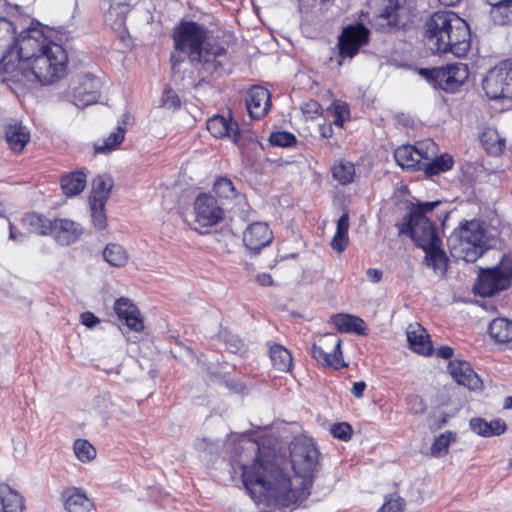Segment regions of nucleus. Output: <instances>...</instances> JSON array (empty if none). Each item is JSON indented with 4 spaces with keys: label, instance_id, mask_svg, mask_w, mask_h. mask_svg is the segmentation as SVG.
Wrapping results in <instances>:
<instances>
[{
    "label": "nucleus",
    "instance_id": "1",
    "mask_svg": "<svg viewBox=\"0 0 512 512\" xmlns=\"http://www.w3.org/2000/svg\"><path fill=\"white\" fill-rule=\"evenodd\" d=\"M245 450L254 455L251 464H241L242 482L250 497L257 504L289 506L300 497L292 488L290 477L275 462L268 450H261L256 443L247 442Z\"/></svg>",
    "mask_w": 512,
    "mask_h": 512
},
{
    "label": "nucleus",
    "instance_id": "2",
    "mask_svg": "<svg viewBox=\"0 0 512 512\" xmlns=\"http://www.w3.org/2000/svg\"><path fill=\"white\" fill-rule=\"evenodd\" d=\"M426 36L438 53L464 57L470 49V29L466 21L449 10L434 12L425 23Z\"/></svg>",
    "mask_w": 512,
    "mask_h": 512
},
{
    "label": "nucleus",
    "instance_id": "3",
    "mask_svg": "<svg viewBox=\"0 0 512 512\" xmlns=\"http://www.w3.org/2000/svg\"><path fill=\"white\" fill-rule=\"evenodd\" d=\"M15 33L14 26L9 38H4V33H0V67L11 76L18 73L22 66H27L29 61L50 47V44L55 43L40 26H30L18 37H14Z\"/></svg>",
    "mask_w": 512,
    "mask_h": 512
},
{
    "label": "nucleus",
    "instance_id": "4",
    "mask_svg": "<svg viewBox=\"0 0 512 512\" xmlns=\"http://www.w3.org/2000/svg\"><path fill=\"white\" fill-rule=\"evenodd\" d=\"M207 29L194 21H182L174 29V47L188 55L193 63L200 64L208 73L215 72L222 66L221 58L226 50L218 44H206Z\"/></svg>",
    "mask_w": 512,
    "mask_h": 512
},
{
    "label": "nucleus",
    "instance_id": "5",
    "mask_svg": "<svg viewBox=\"0 0 512 512\" xmlns=\"http://www.w3.org/2000/svg\"><path fill=\"white\" fill-rule=\"evenodd\" d=\"M68 56L64 48L58 44H50L43 52L22 66L11 78L24 84H52L66 74Z\"/></svg>",
    "mask_w": 512,
    "mask_h": 512
},
{
    "label": "nucleus",
    "instance_id": "6",
    "mask_svg": "<svg viewBox=\"0 0 512 512\" xmlns=\"http://www.w3.org/2000/svg\"><path fill=\"white\" fill-rule=\"evenodd\" d=\"M486 230L478 220H463L447 238L454 258L474 263L487 250Z\"/></svg>",
    "mask_w": 512,
    "mask_h": 512
},
{
    "label": "nucleus",
    "instance_id": "7",
    "mask_svg": "<svg viewBox=\"0 0 512 512\" xmlns=\"http://www.w3.org/2000/svg\"><path fill=\"white\" fill-rule=\"evenodd\" d=\"M441 204L442 201L437 200L413 205L402 221L396 224L399 233L408 235L419 248L430 247L433 243L440 242L436 226L427 214Z\"/></svg>",
    "mask_w": 512,
    "mask_h": 512
},
{
    "label": "nucleus",
    "instance_id": "8",
    "mask_svg": "<svg viewBox=\"0 0 512 512\" xmlns=\"http://www.w3.org/2000/svg\"><path fill=\"white\" fill-rule=\"evenodd\" d=\"M512 286V253L505 254L500 262L492 267L480 269L474 292L481 297H491Z\"/></svg>",
    "mask_w": 512,
    "mask_h": 512
},
{
    "label": "nucleus",
    "instance_id": "9",
    "mask_svg": "<svg viewBox=\"0 0 512 512\" xmlns=\"http://www.w3.org/2000/svg\"><path fill=\"white\" fill-rule=\"evenodd\" d=\"M290 458L292 468L299 478L301 485L306 487L319 465V451L311 439L296 438L290 444Z\"/></svg>",
    "mask_w": 512,
    "mask_h": 512
},
{
    "label": "nucleus",
    "instance_id": "10",
    "mask_svg": "<svg viewBox=\"0 0 512 512\" xmlns=\"http://www.w3.org/2000/svg\"><path fill=\"white\" fill-rule=\"evenodd\" d=\"M421 73L431 81L435 88L454 93L468 79L469 71L463 63L448 64L445 67L422 69Z\"/></svg>",
    "mask_w": 512,
    "mask_h": 512
},
{
    "label": "nucleus",
    "instance_id": "11",
    "mask_svg": "<svg viewBox=\"0 0 512 512\" xmlns=\"http://www.w3.org/2000/svg\"><path fill=\"white\" fill-rule=\"evenodd\" d=\"M489 99H512V61H505L489 70L482 81Z\"/></svg>",
    "mask_w": 512,
    "mask_h": 512
},
{
    "label": "nucleus",
    "instance_id": "12",
    "mask_svg": "<svg viewBox=\"0 0 512 512\" xmlns=\"http://www.w3.org/2000/svg\"><path fill=\"white\" fill-rule=\"evenodd\" d=\"M342 340L333 333L319 336L312 345V357L323 366L340 369L346 366L342 358Z\"/></svg>",
    "mask_w": 512,
    "mask_h": 512
},
{
    "label": "nucleus",
    "instance_id": "13",
    "mask_svg": "<svg viewBox=\"0 0 512 512\" xmlns=\"http://www.w3.org/2000/svg\"><path fill=\"white\" fill-rule=\"evenodd\" d=\"M194 229L199 231L202 228L212 227L224 218V210L217 200L210 194H199L193 204Z\"/></svg>",
    "mask_w": 512,
    "mask_h": 512
},
{
    "label": "nucleus",
    "instance_id": "14",
    "mask_svg": "<svg viewBox=\"0 0 512 512\" xmlns=\"http://www.w3.org/2000/svg\"><path fill=\"white\" fill-rule=\"evenodd\" d=\"M369 34V30L362 23L344 28L338 39L339 55L342 58H353L360 47L368 43Z\"/></svg>",
    "mask_w": 512,
    "mask_h": 512
},
{
    "label": "nucleus",
    "instance_id": "15",
    "mask_svg": "<svg viewBox=\"0 0 512 512\" xmlns=\"http://www.w3.org/2000/svg\"><path fill=\"white\" fill-rule=\"evenodd\" d=\"M207 129L216 138L231 139L239 148L246 143V138L239 131L238 123L230 116L226 118L222 115H214L207 121Z\"/></svg>",
    "mask_w": 512,
    "mask_h": 512
},
{
    "label": "nucleus",
    "instance_id": "16",
    "mask_svg": "<svg viewBox=\"0 0 512 512\" xmlns=\"http://www.w3.org/2000/svg\"><path fill=\"white\" fill-rule=\"evenodd\" d=\"M83 234V227L80 223L66 219L56 218L52 220L50 236L62 246H69L77 242Z\"/></svg>",
    "mask_w": 512,
    "mask_h": 512
},
{
    "label": "nucleus",
    "instance_id": "17",
    "mask_svg": "<svg viewBox=\"0 0 512 512\" xmlns=\"http://www.w3.org/2000/svg\"><path fill=\"white\" fill-rule=\"evenodd\" d=\"M273 239L272 231L264 222H254L243 232V243L253 253H258Z\"/></svg>",
    "mask_w": 512,
    "mask_h": 512
},
{
    "label": "nucleus",
    "instance_id": "18",
    "mask_svg": "<svg viewBox=\"0 0 512 512\" xmlns=\"http://www.w3.org/2000/svg\"><path fill=\"white\" fill-rule=\"evenodd\" d=\"M246 107L253 119H261L270 110L271 94L268 89L261 86H253L247 91Z\"/></svg>",
    "mask_w": 512,
    "mask_h": 512
},
{
    "label": "nucleus",
    "instance_id": "19",
    "mask_svg": "<svg viewBox=\"0 0 512 512\" xmlns=\"http://www.w3.org/2000/svg\"><path fill=\"white\" fill-rule=\"evenodd\" d=\"M448 370L453 379L470 390H478L482 387V381L472 369L469 362L464 360H451Z\"/></svg>",
    "mask_w": 512,
    "mask_h": 512
},
{
    "label": "nucleus",
    "instance_id": "20",
    "mask_svg": "<svg viewBox=\"0 0 512 512\" xmlns=\"http://www.w3.org/2000/svg\"><path fill=\"white\" fill-rule=\"evenodd\" d=\"M114 310L130 330L141 332L144 329L143 319L138 308L128 298L122 297L116 300Z\"/></svg>",
    "mask_w": 512,
    "mask_h": 512
},
{
    "label": "nucleus",
    "instance_id": "21",
    "mask_svg": "<svg viewBox=\"0 0 512 512\" xmlns=\"http://www.w3.org/2000/svg\"><path fill=\"white\" fill-rule=\"evenodd\" d=\"M407 340L410 348L421 355L429 356L433 352L430 335L425 328L418 323L410 324L406 330Z\"/></svg>",
    "mask_w": 512,
    "mask_h": 512
},
{
    "label": "nucleus",
    "instance_id": "22",
    "mask_svg": "<svg viewBox=\"0 0 512 512\" xmlns=\"http://www.w3.org/2000/svg\"><path fill=\"white\" fill-rule=\"evenodd\" d=\"M66 512H90L93 504L83 489L69 487L61 494Z\"/></svg>",
    "mask_w": 512,
    "mask_h": 512
},
{
    "label": "nucleus",
    "instance_id": "23",
    "mask_svg": "<svg viewBox=\"0 0 512 512\" xmlns=\"http://www.w3.org/2000/svg\"><path fill=\"white\" fill-rule=\"evenodd\" d=\"M5 140L15 153H21L30 141L28 128L20 122H11L5 126Z\"/></svg>",
    "mask_w": 512,
    "mask_h": 512
},
{
    "label": "nucleus",
    "instance_id": "24",
    "mask_svg": "<svg viewBox=\"0 0 512 512\" xmlns=\"http://www.w3.org/2000/svg\"><path fill=\"white\" fill-rule=\"evenodd\" d=\"M395 161L399 166L406 169H422L421 160L428 159L421 148L412 145H403L394 152Z\"/></svg>",
    "mask_w": 512,
    "mask_h": 512
},
{
    "label": "nucleus",
    "instance_id": "25",
    "mask_svg": "<svg viewBox=\"0 0 512 512\" xmlns=\"http://www.w3.org/2000/svg\"><path fill=\"white\" fill-rule=\"evenodd\" d=\"M99 81L94 77H85L82 85L74 90V104L79 108H84L95 103L98 100Z\"/></svg>",
    "mask_w": 512,
    "mask_h": 512
},
{
    "label": "nucleus",
    "instance_id": "26",
    "mask_svg": "<svg viewBox=\"0 0 512 512\" xmlns=\"http://www.w3.org/2000/svg\"><path fill=\"white\" fill-rule=\"evenodd\" d=\"M331 322L339 332L356 333L358 335L365 334L366 325L360 317L340 313L332 315Z\"/></svg>",
    "mask_w": 512,
    "mask_h": 512
},
{
    "label": "nucleus",
    "instance_id": "27",
    "mask_svg": "<svg viewBox=\"0 0 512 512\" xmlns=\"http://www.w3.org/2000/svg\"><path fill=\"white\" fill-rule=\"evenodd\" d=\"M441 241L433 243L430 247H422L426 253L424 263L432 268L437 275H444L447 269V257L441 249Z\"/></svg>",
    "mask_w": 512,
    "mask_h": 512
},
{
    "label": "nucleus",
    "instance_id": "28",
    "mask_svg": "<svg viewBox=\"0 0 512 512\" xmlns=\"http://www.w3.org/2000/svg\"><path fill=\"white\" fill-rule=\"evenodd\" d=\"M23 497L7 484H0V510L3 512H22Z\"/></svg>",
    "mask_w": 512,
    "mask_h": 512
},
{
    "label": "nucleus",
    "instance_id": "29",
    "mask_svg": "<svg viewBox=\"0 0 512 512\" xmlns=\"http://www.w3.org/2000/svg\"><path fill=\"white\" fill-rule=\"evenodd\" d=\"M469 425L473 432L484 437L500 435L506 430V424L501 419L487 422L482 418H472Z\"/></svg>",
    "mask_w": 512,
    "mask_h": 512
},
{
    "label": "nucleus",
    "instance_id": "30",
    "mask_svg": "<svg viewBox=\"0 0 512 512\" xmlns=\"http://www.w3.org/2000/svg\"><path fill=\"white\" fill-rule=\"evenodd\" d=\"M87 182V176L82 171H74L63 175L61 178V188L65 195L75 196L81 193Z\"/></svg>",
    "mask_w": 512,
    "mask_h": 512
},
{
    "label": "nucleus",
    "instance_id": "31",
    "mask_svg": "<svg viewBox=\"0 0 512 512\" xmlns=\"http://www.w3.org/2000/svg\"><path fill=\"white\" fill-rule=\"evenodd\" d=\"M493 21L498 25L512 23V0H487Z\"/></svg>",
    "mask_w": 512,
    "mask_h": 512
},
{
    "label": "nucleus",
    "instance_id": "32",
    "mask_svg": "<svg viewBox=\"0 0 512 512\" xmlns=\"http://www.w3.org/2000/svg\"><path fill=\"white\" fill-rule=\"evenodd\" d=\"M491 338L499 343L512 341V321L507 318L493 319L488 327Z\"/></svg>",
    "mask_w": 512,
    "mask_h": 512
},
{
    "label": "nucleus",
    "instance_id": "33",
    "mask_svg": "<svg viewBox=\"0 0 512 512\" xmlns=\"http://www.w3.org/2000/svg\"><path fill=\"white\" fill-rule=\"evenodd\" d=\"M407 0H386V4L381 10L378 19L386 21L388 29L398 26L401 11Z\"/></svg>",
    "mask_w": 512,
    "mask_h": 512
},
{
    "label": "nucleus",
    "instance_id": "34",
    "mask_svg": "<svg viewBox=\"0 0 512 512\" xmlns=\"http://www.w3.org/2000/svg\"><path fill=\"white\" fill-rule=\"evenodd\" d=\"M349 215L344 213L337 221L336 232L331 240V247L338 253L343 252L349 243Z\"/></svg>",
    "mask_w": 512,
    "mask_h": 512
},
{
    "label": "nucleus",
    "instance_id": "35",
    "mask_svg": "<svg viewBox=\"0 0 512 512\" xmlns=\"http://www.w3.org/2000/svg\"><path fill=\"white\" fill-rule=\"evenodd\" d=\"M481 142L485 150L494 156L501 154L506 146V141L495 129H487L481 135Z\"/></svg>",
    "mask_w": 512,
    "mask_h": 512
},
{
    "label": "nucleus",
    "instance_id": "36",
    "mask_svg": "<svg viewBox=\"0 0 512 512\" xmlns=\"http://www.w3.org/2000/svg\"><path fill=\"white\" fill-rule=\"evenodd\" d=\"M270 358L275 369L288 372L293 364L291 353L283 346L275 344L270 348Z\"/></svg>",
    "mask_w": 512,
    "mask_h": 512
},
{
    "label": "nucleus",
    "instance_id": "37",
    "mask_svg": "<svg viewBox=\"0 0 512 512\" xmlns=\"http://www.w3.org/2000/svg\"><path fill=\"white\" fill-rule=\"evenodd\" d=\"M113 187V180L110 176H97L92 181V193L90 196L91 200H102L106 202L110 196L111 189Z\"/></svg>",
    "mask_w": 512,
    "mask_h": 512
},
{
    "label": "nucleus",
    "instance_id": "38",
    "mask_svg": "<svg viewBox=\"0 0 512 512\" xmlns=\"http://www.w3.org/2000/svg\"><path fill=\"white\" fill-rule=\"evenodd\" d=\"M426 177H432L450 170L453 166V159L448 154L436 157L428 163L421 164Z\"/></svg>",
    "mask_w": 512,
    "mask_h": 512
},
{
    "label": "nucleus",
    "instance_id": "39",
    "mask_svg": "<svg viewBox=\"0 0 512 512\" xmlns=\"http://www.w3.org/2000/svg\"><path fill=\"white\" fill-rule=\"evenodd\" d=\"M332 176L340 185H348L354 180L355 167L351 162H336L332 166Z\"/></svg>",
    "mask_w": 512,
    "mask_h": 512
},
{
    "label": "nucleus",
    "instance_id": "40",
    "mask_svg": "<svg viewBox=\"0 0 512 512\" xmlns=\"http://www.w3.org/2000/svg\"><path fill=\"white\" fill-rule=\"evenodd\" d=\"M103 257L111 266L115 267L124 266L128 260L125 249L116 243H110L105 247Z\"/></svg>",
    "mask_w": 512,
    "mask_h": 512
},
{
    "label": "nucleus",
    "instance_id": "41",
    "mask_svg": "<svg viewBox=\"0 0 512 512\" xmlns=\"http://www.w3.org/2000/svg\"><path fill=\"white\" fill-rule=\"evenodd\" d=\"M104 17L105 22L113 29H119L125 23L126 6L122 3H111Z\"/></svg>",
    "mask_w": 512,
    "mask_h": 512
},
{
    "label": "nucleus",
    "instance_id": "42",
    "mask_svg": "<svg viewBox=\"0 0 512 512\" xmlns=\"http://www.w3.org/2000/svg\"><path fill=\"white\" fill-rule=\"evenodd\" d=\"M213 191L222 199L240 198L237 194L233 182L227 177H219L213 184Z\"/></svg>",
    "mask_w": 512,
    "mask_h": 512
},
{
    "label": "nucleus",
    "instance_id": "43",
    "mask_svg": "<svg viewBox=\"0 0 512 512\" xmlns=\"http://www.w3.org/2000/svg\"><path fill=\"white\" fill-rule=\"evenodd\" d=\"M125 137V129L123 126L118 125L115 132H112L104 141L103 144H96L94 149L96 153H107L115 149Z\"/></svg>",
    "mask_w": 512,
    "mask_h": 512
},
{
    "label": "nucleus",
    "instance_id": "44",
    "mask_svg": "<svg viewBox=\"0 0 512 512\" xmlns=\"http://www.w3.org/2000/svg\"><path fill=\"white\" fill-rule=\"evenodd\" d=\"M25 222L31 227V232L38 235H49L52 227V220H49L38 214H30L25 218Z\"/></svg>",
    "mask_w": 512,
    "mask_h": 512
},
{
    "label": "nucleus",
    "instance_id": "45",
    "mask_svg": "<svg viewBox=\"0 0 512 512\" xmlns=\"http://www.w3.org/2000/svg\"><path fill=\"white\" fill-rule=\"evenodd\" d=\"M105 204L102 200H91V217L93 225L98 230H103L107 226V218L105 214Z\"/></svg>",
    "mask_w": 512,
    "mask_h": 512
},
{
    "label": "nucleus",
    "instance_id": "46",
    "mask_svg": "<svg viewBox=\"0 0 512 512\" xmlns=\"http://www.w3.org/2000/svg\"><path fill=\"white\" fill-rule=\"evenodd\" d=\"M73 450L81 462H89L96 456L95 448L84 439H77L74 442Z\"/></svg>",
    "mask_w": 512,
    "mask_h": 512
},
{
    "label": "nucleus",
    "instance_id": "47",
    "mask_svg": "<svg viewBox=\"0 0 512 512\" xmlns=\"http://www.w3.org/2000/svg\"><path fill=\"white\" fill-rule=\"evenodd\" d=\"M269 141L271 145L277 147H292L297 143L295 135L287 131L273 132L269 137Z\"/></svg>",
    "mask_w": 512,
    "mask_h": 512
},
{
    "label": "nucleus",
    "instance_id": "48",
    "mask_svg": "<svg viewBox=\"0 0 512 512\" xmlns=\"http://www.w3.org/2000/svg\"><path fill=\"white\" fill-rule=\"evenodd\" d=\"M453 434L451 432H445L439 435L431 446V454L435 457L441 456L446 453L451 442Z\"/></svg>",
    "mask_w": 512,
    "mask_h": 512
},
{
    "label": "nucleus",
    "instance_id": "49",
    "mask_svg": "<svg viewBox=\"0 0 512 512\" xmlns=\"http://www.w3.org/2000/svg\"><path fill=\"white\" fill-rule=\"evenodd\" d=\"M331 433L335 438L347 441L352 436V427L346 422L337 423L332 425Z\"/></svg>",
    "mask_w": 512,
    "mask_h": 512
},
{
    "label": "nucleus",
    "instance_id": "50",
    "mask_svg": "<svg viewBox=\"0 0 512 512\" xmlns=\"http://www.w3.org/2000/svg\"><path fill=\"white\" fill-rule=\"evenodd\" d=\"M408 410L413 414H422L426 411L424 399L418 395H410L406 399Z\"/></svg>",
    "mask_w": 512,
    "mask_h": 512
},
{
    "label": "nucleus",
    "instance_id": "51",
    "mask_svg": "<svg viewBox=\"0 0 512 512\" xmlns=\"http://www.w3.org/2000/svg\"><path fill=\"white\" fill-rule=\"evenodd\" d=\"M404 501L400 497L391 496L382 505L379 512H403Z\"/></svg>",
    "mask_w": 512,
    "mask_h": 512
},
{
    "label": "nucleus",
    "instance_id": "52",
    "mask_svg": "<svg viewBox=\"0 0 512 512\" xmlns=\"http://www.w3.org/2000/svg\"><path fill=\"white\" fill-rule=\"evenodd\" d=\"M162 104L169 109H178L181 106V101L175 91L167 89L162 96Z\"/></svg>",
    "mask_w": 512,
    "mask_h": 512
},
{
    "label": "nucleus",
    "instance_id": "53",
    "mask_svg": "<svg viewBox=\"0 0 512 512\" xmlns=\"http://www.w3.org/2000/svg\"><path fill=\"white\" fill-rule=\"evenodd\" d=\"M80 319L81 323L88 328H92L100 322V320L92 312L89 311L82 313Z\"/></svg>",
    "mask_w": 512,
    "mask_h": 512
},
{
    "label": "nucleus",
    "instance_id": "54",
    "mask_svg": "<svg viewBox=\"0 0 512 512\" xmlns=\"http://www.w3.org/2000/svg\"><path fill=\"white\" fill-rule=\"evenodd\" d=\"M216 444L214 442L208 441L206 438L198 439L195 442V447L199 451H209L213 452L216 448Z\"/></svg>",
    "mask_w": 512,
    "mask_h": 512
},
{
    "label": "nucleus",
    "instance_id": "55",
    "mask_svg": "<svg viewBox=\"0 0 512 512\" xmlns=\"http://www.w3.org/2000/svg\"><path fill=\"white\" fill-rule=\"evenodd\" d=\"M0 33H4V38H9L13 33V23L6 18L0 17Z\"/></svg>",
    "mask_w": 512,
    "mask_h": 512
},
{
    "label": "nucleus",
    "instance_id": "56",
    "mask_svg": "<svg viewBox=\"0 0 512 512\" xmlns=\"http://www.w3.org/2000/svg\"><path fill=\"white\" fill-rule=\"evenodd\" d=\"M336 118L334 120V124L338 127H342L343 123H344V114H347L348 115V110L346 109L345 106H340V105H337L336 106Z\"/></svg>",
    "mask_w": 512,
    "mask_h": 512
},
{
    "label": "nucleus",
    "instance_id": "57",
    "mask_svg": "<svg viewBox=\"0 0 512 512\" xmlns=\"http://www.w3.org/2000/svg\"><path fill=\"white\" fill-rule=\"evenodd\" d=\"M366 276L372 283H378L382 280L383 273L381 270L376 268H369L366 271Z\"/></svg>",
    "mask_w": 512,
    "mask_h": 512
},
{
    "label": "nucleus",
    "instance_id": "58",
    "mask_svg": "<svg viewBox=\"0 0 512 512\" xmlns=\"http://www.w3.org/2000/svg\"><path fill=\"white\" fill-rule=\"evenodd\" d=\"M256 281L263 287L271 286L273 284L272 276L269 273H259L256 276Z\"/></svg>",
    "mask_w": 512,
    "mask_h": 512
},
{
    "label": "nucleus",
    "instance_id": "59",
    "mask_svg": "<svg viewBox=\"0 0 512 512\" xmlns=\"http://www.w3.org/2000/svg\"><path fill=\"white\" fill-rule=\"evenodd\" d=\"M365 388H366V383L364 381L355 382L352 386L351 393L356 398H361L363 396Z\"/></svg>",
    "mask_w": 512,
    "mask_h": 512
},
{
    "label": "nucleus",
    "instance_id": "60",
    "mask_svg": "<svg viewBox=\"0 0 512 512\" xmlns=\"http://www.w3.org/2000/svg\"><path fill=\"white\" fill-rule=\"evenodd\" d=\"M436 355L442 359H450L453 356V348L450 346H441L437 349Z\"/></svg>",
    "mask_w": 512,
    "mask_h": 512
},
{
    "label": "nucleus",
    "instance_id": "61",
    "mask_svg": "<svg viewBox=\"0 0 512 512\" xmlns=\"http://www.w3.org/2000/svg\"><path fill=\"white\" fill-rule=\"evenodd\" d=\"M302 110L303 113L318 114L320 110V105L316 101H311L310 103L305 104Z\"/></svg>",
    "mask_w": 512,
    "mask_h": 512
},
{
    "label": "nucleus",
    "instance_id": "62",
    "mask_svg": "<svg viewBox=\"0 0 512 512\" xmlns=\"http://www.w3.org/2000/svg\"><path fill=\"white\" fill-rule=\"evenodd\" d=\"M320 134L324 138H330L333 135V128L331 124H324L320 126Z\"/></svg>",
    "mask_w": 512,
    "mask_h": 512
},
{
    "label": "nucleus",
    "instance_id": "63",
    "mask_svg": "<svg viewBox=\"0 0 512 512\" xmlns=\"http://www.w3.org/2000/svg\"><path fill=\"white\" fill-rule=\"evenodd\" d=\"M242 346V343L239 339L234 338L231 342L228 343V349L232 353H236Z\"/></svg>",
    "mask_w": 512,
    "mask_h": 512
},
{
    "label": "nucleus",
    "instance_id": "64",
    "mask_svg": "<svg viewBox=\"0 0 512 512\" xmlns=\"http://www.w3.org/2000/svg\"><path fill=\"white\" fill-rule=\"evenodd\" d=\"M170 60H171L173 68L176 67L177 65H179L183 61L181 56L177 55V54H172Z\"/></svg>",
    "mask_w": 512,
    "mask_h": 512
}]
</instances>
